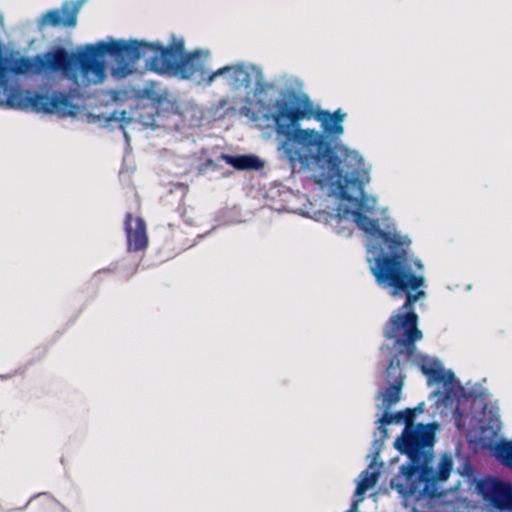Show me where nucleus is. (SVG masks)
Here are the masks:
<instances>
[{"label":"nucleus","mask_w":512,"mask_h":512,"mask_svg":"<svg viewBox=\"0 0 512 512\" xmlns=\"http://www.w3.org/2000/svg\"><path fill=\"white\" fill-rule=\"evenodd\" d=\"M344 160L349 159L348 170L342 169L341 177H331L336 179L340 198L346 200L356 207L350 211L357 226L364 232L378 236L387 245L389 253H383L375 258L374 266L371 272L375 277L376 283L383 289H389L394 297L405 296V301L400 307L403 313H397L390 317V322L386 330V336L392 338L395 334L404 328V338L400 341L411 350L414 342L421 337L418 330V315L413 311L414 304L426 296L422 290L425 286V277L422 275L424 265L418 258H412L408 251L403 247L404 241L389 232H385L379 227L378 221L371 219L361 212L364 207V190L360 179L356 174L362 164V158L357 152L345 151ZM349 213V210H346Z\"/></svg>","instance_id":"f257e3e1"},{"label":"nucleus","mask_w":512,"mask_h":512,"mask_svg":"<svg viewBox=\"0 0 512 512\" xmlns=\"http://www.w3.org/2000/svg\"><path fill=\"white\" fill-rule=\"evenodd\" d=\"M403 423L405 428L394 446L409 458V462L399 468V472L391 480L394 488L403 498L421 500L442 496L438 483L448 480L453 469L451 455L443 454L437 470L431 466L435 442L434 425H413L415 409H405Z\"/></svg>","instance_id":"f03ea898"},{"label":"nucleus","mask_w":512,"mask_h":512,"mask_svg":"<svg viewBox=\"0 0 512 512\" xmlns=\"http://www.w3.org/2000/svg\"><path fill=\"white\" fill-rule=\"evenodd\" d=\"M275 107L273 117L280 149L290 166L294 168L298 163L302 169H309L314 164L322 168L326 165L331 177H341L342 160L334 152L331 142L326 141L321 132L298 126V122L307 117L306 111L283 100H277Z\"/></svg>","instance_id":"7ed1b4c3"},{"label":"nucleus","mask_w":512,"mask_h":512,"mask_svg":"<svg viewBox=\"0 0 512 512\" xmlns=\"http://www.w3.org/2000/svg\"><path fill=\"white\" fill-rule=\"evenodd\" d=\"M126 45L136 47L134 53L123 55V63L113 68V75L126 77L133 73L136 62L145 59L151 71L159 74L169 73L181 79L199 77L206 83L208 51H193L184 55L185 45L183 39L172 37L168 46L146 41H126Z\"/></svg>","instance_id":"20e7f679"},{"label":"nucleus","mask_w":512,"mask_h":512,"mask_svg":"<svg viewBox=\"0 0 512 512\" xmlns=\"http://www.w3.org/2000/svg\"><path fill=\"white\" fill-rule=\"evenodd\" d=\"M135 46L126 45L125 40L100 41L86 45L84 50L69 53L62 46L34 56V73L36 71L61 72L66 78L76 80L78 72L88 80L101 81L105 76V63L101 59L109 55L119 67L123 55L134 53Z\"/></svg>","instance_id":"39448f33"},{"label":"nucleus","mask_w":512,"mask_h":512,"mask_svg":"<svg viewBox=\"0 0 512 512\" xmlns=\"http://www.w3.org/2000/svg\"><path fill=\"white\" fill-rule=\"evenodd\" d=\"M222 76L225 83L232 89L250 88L253 84L261 85L262 73L253 65L237 63L217 69L207 76L206 84L211 85L214 80Z\"/></svg>","instance_id":"423d86ee"},{"label":"nucleus","mask_w":512,"mask_h":512,"mask_svg":"<svg viewBox=\"0 0 512 512\" xmlns=\"http://www.w3.org/2000/svg\"><path fill=\"white\" fill-rule=\"evenodd\" d=\"M476 489L496 512H512V484L487 477L477 482Z\"/></svg>","instance_id":"0eeeda50"},{"label":"nucleus","mask_w":512,"mask_h":512,"mask_svg":"<svg viewBox=\"0 0 512 512\" xmlns=\"http://www.w3.org/2000/svg\"><path fill=\"white\" fill-rule=\"evenodd\" d=\"M34 111L66 117L75 115L77 106L67 92L55 91L52 94L34 92Z\"/></svg>","instance_id":"6e6552de"},{"label":"nucleus","mask_w":512,"mask_h":512,"mask_svg":"<svg viewBox=\"0 0 512 512\" xmlns=\"http://www.w3.org/2000/svg\"><path fill=\"white\" fill-rule=\"evenodd\" d=\"M81 6L82 2L80 0L64 1L59 9L44 13L37 21V26L40 30L46 27L74 28L77 24Z\"/></svg>","instance_id":"1a4fd4ad"},{"label":"nucleus","mask_w":512,"mask_h":512,"mask_svg":"<svg viewBox=\"0 0 512 512\" xmlns=\"http://www.w3.org/2000/svg\"><path fill=\"white\" fill-rule=\"evenodd\" d=\"M389 322H390V319L388 320V322L385 325L384 336L388 340H395V345L399 348V350H398V353L390 360V363L386 369V373H387V377L389 379H391L392 382L400 381L401 383H403L405 376L402 373L401 361L398 358V354H401L404 352L408 357H412L416 351V342L419 341L420 339H422L423 334H422V331L420 329H418L421 332V337L414 342V347L410 350L408 346H406L405 344H403L400 341L401 339L404 338V333H405L404 328H401V330H399L395 334V336L392 338H388L386 336V330L388 328Z\"/></svg>","instance_id":"9d476101"},{"label":"nucleus","mask_w":512,"mask_h":512,"mask_svg":"<svg viewBox=\"0 0 512 512\" xmlns=\"http://www.w3.org/2000/svg\"><path fill=\"white\" fill-rule=\"evenodd\" d=\"M125 232L129 251L137 252L147 247L146 223L141 217L134 218L131 213H127L125 216Z\"/></svg>","instance_id":"9b49d317"},{"label":"nucleus","mask_w":512,"mask_h":512,"mask_svg":"<svg viewBox=\"0 0 512 512\" xmlns=\"http://www.w3.org/2000/svg\"><path fill=\"white\" fill-rule=\"evenodd\" d=\"M346 115L341 112L340 109L335 111L334 113H330L329 111L321 110L317 113L316 119L321 123L322 127V135L324 138L329 137L331 140L340 136L344 129L342 126V122ZM328 141L327 139H325Z\"/></svg>","instance_id":"f8f14e48"},{"label":"nucleus","mask_w":512,"mask_h":512,"mask_svg":"<svg viewBox=\"0 0 512 512\" xmlns=\"http://www.w3.org/2000/svg\"><path fill=\"white\" fill-rule=\"evenodd\" d=\"M422 373L430 378L433 382L450 384L454 380V373L452 371H445L439 361L431 360L423 357L420 363Z\"/></svg>","instance_id":"ddd939ff"},{"label":"nucleus","mask_w":512,"mask_h":512,"mask_svg":"<svg viewBox=\"0 0 512 512\" xmlns=\"http://www.w3.org/2000/svg\"><path fill=\"white\" fill-rule=\"evenodd\" d=\"M220 158L238 171L261 170L264 162L256 155H229L222 153Z\"/></svg>","instance_id":"4468645a"},{"label":"nucleus","mask_w":512,"mask_h":512,"mask_svg":"<svg viewBox=\"0 0 512 512\" xmlns=\"http://www.w3.org/2000/svg\"><path fill=\"white\" fill-rule=\"evenodd\" d=\"M379 478V472L377 470L365 469L360 474V481L358 482L355 489V496H363L365 492L375 486Z\"/></svg>","instance_id":"2eb2a0df"},{"label":"nucleus","mask_w":512,"mask_h":512,"mask_svg":"<svg viewBox=\"0 0 512 512\" xmlns=\"http://www.w3.org/2000/svg\"><path fill=\"white\" fill-rule=\"evenodd\" d=\"M495 457L505 466L512 469V441H503L494 449Z\"/></svg>","instance_id":"dca6fc26"},{"label":"nucleus","mask_w":512,"mask_h":512,"mask_svg":"<svg viewBox=\"0 0 512 512\" xmlns=\"http://www.w3.org/2000/svg\"><path fill=\"white\" fill-rule=\"evenodd\" d=\"M403 383L400 381L392 382L384 392L383 403L386 407H390L397 403L400 399Z\"/></svg>","instance_id":"f3484780"},{"label":"nucleus","mask_w":512,"mask_h":512,"mask_svg":"<svg viewBox=\"0 0 512 512\" xmlns=\"http://www.w3.org/2000/svg\"><path fill=\"white\" fill-rule=\"evenodd\" d=\"M34 498L37 499V505L39 508H41L43 504H47L48 509L51 511H56L60 507V504L56 499L46 494H39L34 496Z\"/></svg>","instance_id":"a211bd4d"},{"label":"nucleus","mask_w":512,"mask_h":512,"mask_svg":"<svg viewBox=\"0 0 512 512\" xmlns=\"http://www.w3.org/2000/svg\"><path fill=\"white\" fill-rule=\"evenodd\" d=\"M210 168L215 170L217 168V164L212 159L209 158L199 165L198 172L200 174H203Z\"/></svg>","instance_id":"6ab92c4d"},{"label":"nucleus","mask_w":512,"mask_h":512,"mask_svg":"<svg viewBox=\"0 0 512 512\" xmlns=\"http://www.w3.org/2000/svg\"><path fill=\"white\" fill-rule=\"evenodd\" d=\"M382 425H389L393 423L392 413L384 412L381 419L379 420Z\"/></svg>","instance_id":"aec40b11"},{"label":"nucleus","mask_w":512,"mask_h":512,"mask_svg":"<svg viewBox=\"0 0 512 512\" xmlns=\"http://www.w3.org/2000/svg\"><path fill=\"white\" fill-rule=\"evenodd\" d=\"M358 498L354 499L351 503L350 508L346 512H356L358 509V504L363 500V496H357Z\"/></svg>","instance_id":"412c9836"},{"label":"nucleus","mask_w":512,"mask_h":512,"mask_svg":"<svg viewBox=\"0 0 512 512\" xmlns=\"http://www.w3.org/2000/svg\"><path fill=\"white\" fill-rule=\"evenodd\" d=\"M393 423H402L403 422V413L401 411L392 413Z\"/></svg>","instance_id":"4be33fe9"},{"label":"nucleus","mask_w":512,"mask_h":512,"mask_svg":"<svg viewBox=\"0 0 512 512\" xmlns=\"http://www.w3.org/2000/svg\"><path fill=\"white\" fill-rule=\"evenodd\" d=\"M386 425H380L378 427L380 433H381V436H382V439H385L388 437V431H387V428L385 427Z\"/></svg>","instance_id":"5701e85b"},{"label":"nucleus","mask_w":512,"mask_h":512,"mask_svg":"<svg viewBox=\"0 0 512 512\" xmlns=\"http://www.w3.org/2000/svg\"><path fill=\"white\" fill-rule=\"evenodd\" d=\"M32 502V496L28 499V501L26 502L25 506L22 507V508H18L17 510H23L24 508H26L30 503Z\"/></svg>","instance_id":"b1692460"},{"label":"nucleus","mask_w":512,"mask_h":512,"mask_svg":"<svg viewBox=\"0 0 512 512\" xmlns=\"http://www.w3.org/2000/svg\"><path fill=\"white\" fill-rule=\"evenodd\" d=\"M10 376H11L10 374L0 375V379H2V380L8 379Z\"/></svg>","instance_id":"393cba45"}]
</instances>
